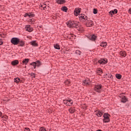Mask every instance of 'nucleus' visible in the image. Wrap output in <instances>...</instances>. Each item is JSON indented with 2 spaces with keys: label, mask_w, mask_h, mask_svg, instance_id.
I'll use <instances>...</instances> for the list:
<instances>
[{
  "label": "nucleus",
  "mask_w": 131,
  "mask_h": 131,
  "mask_svg": "<svg viewBox=\"0 0 131 131\" xmlns=\"http://www.w3.org/2000/svg\"><path fill=\"white\" fill-rule=\"evenodd\" d=\"M86 26L87 27H92V26H94V23H93V21L91 20H88L86 23Z\"/></svg>",
  "instance_id": "nucleus-8"
},
{
  "label": "nucleus",
  "mask_w": 131,
  "mask_h": 131,
  "mask_svg": "<svg viewBox=\"0 0 131 131\" xmlns=\"http://www.w3.org/2000/svg\"><path fill=\"white\" fill-rule=\"evenodd\" d=\"M95 114H96L98 117H101V116L103 115V112L100 111H96L95 112Z\"/></svg>",
  "instance_id": "nucleus-10"
},
{
  "label": "nucleus",
  "mask_w": 131,
  "mask_h": 131,
  "mask_svg": "<svg viewBox=\"0 0 131 131\" xmlns=\"http://www.w3.org/2000/svg\"><path fill=\"white\" fill-rule=\"evenodd\" d=\"M3 114L2 113V112H0V117L1 116H2V115Z\"/></svg>",
  "instance_id": "nucleus-41"
},
{
  "label": "nucleus",
  "mask_w": 131,
  "mask_h": 131,
  "mask_svg": "<svg viewBox=\"0 0 131 131\" xmlns=\"http://www.w3.org/2000/svg\"><path fill=\"white\" fill-rule=\"evenodd\" d=\"M69 111L70 113H73L74 112H75V109L71 108L69 110Z\"/></svg>",
  "instance_id": "nucleus-28"
},
{
  "label": "nucleus",
  "mask_w": 131,
  "mask_h": 131,
  "mask_svg": "<svg viewBox=\"0 0 131 131\" xmlns=\"http://www.w3.org/2000/svg\"><path fill=\"white\" fill-rule=\"evenodd\" d=\"M62 11H63V12H67V10L68 9H67V7L66 6H63L61 8Z\"/></svg>",
  "instance_id": "nucleus-24"
},
{
  "label": "nucleus",
  "mask_w": 131,
  "mask_h": 131,
  "mask_svg": "<svg viewBox=\"0 0 131 131\" xmlns=\"http://www.w3.org/2000/svg\"><path fill=\"white\" fill-rule=\"evenodd\" d=\"M41 8H42L43 10H46L47 9V6L46 5H41Z\"/></svg>",
  "instance_id": "nucleus-34"
},
{
  "label": "nucleus",
  "mask_w": 131,
  "mask_h": 131,
  "mask_svg": "<svg viewBox=\"0 0 131 131\" xmlns=\"http://www.w3.org/2000/svg\"><path fill=\"white\" fill-rule=\"evenodd\" d=\"M56 2L59 5H63V4L66 3V1L65 0H56Z\"/></svg>",
  "instance_id": "nucleus-13"
},
{
  "label": "nucleus",
  "mask_w": 131,
  "mask_h": 131,
  "mask_svg": "<svg viewBox=\"0 0 131 131\" xmlns=\"http://www.w3.org/2000/svg\"><path fill=\"white\" fill-rule=\"evenodd\" d=\"M31 76H32V77H33L34 78L35 77V74L32 73L30 74Z\"/></svg>",
  "instance_id": "nucleus-36"
},
{
  "label": "nucleus",
  "mask_w": 131,
  "mask_h": 131,
  "mask_svg": "<svg viewBox=\"0 0 131 131\" xmlns=\"http://www.w3.org/2000/svg\"><path fill=\"white\" fill-rule=\"evenodd\" d=\"M91 82V81H90L89 79H87L86 80H85L83 81V83L84 84H85V85H89L90 84V83Z\"/></svg>",
  "instance_id": "nucleus-17"
},
{
  "label": "nucleus",
  "mask_w": 131,
  "mask_h": 131,
  "mask_svg": "<svg viewBox=\"0 0 131 131\" xmlns=\"http://www.w3.org/2000/svg\"><path fill=\"white\" fill-rule=\"evenodd\" d=\"M97 131H101V130H100V129H98V130H97Z\"/></svg>",
  "instance_id": "nucleus-42"
},
{
  "label": "nucleus",
  "mask_w": 131,
  "mask_h": 131,
  "mask_svg": "<svg viewBox=\"0 0 131 131\" xmlns=\"http://www.w3.org/2000/svg\"><path fill=\"white\" fill-rule=\"evenodd\" d=\"M108 62V60L106 58H102L98 61V63L99 64H101L102 65H104V64H106Z\"/></svg>",
  "instance_id": "nucleus-7"
},
{
  "label": "nucleus",
  "mask_w": 131,
  "mask_h": 131,
  "mask_svg": "<svg viewBox=\"0 0 131 131\" xmlns=\"http://www.w3.org/2000/svg\"><path fill=\"white\" fill-rule=\"evenodd\" d=\"M116 77L118 79H120L122 77V76H121V75H120L119 74H117L116 75Z\"/></svg>",
  "instance_id": "nucleus-29"
},
{
  "label": "nucleus",
  "mask_w": 131,
  "mask_h": 131,
  "mask_svg": "<svg viewBox=\"0 0 131 131\" xmlns=\"http://www.w3.org/2000/svg\"><path fill=\"white\" fill-rule=\"evenodd\" d=\"M117 9H115L114 10H112L110 12V13L111 14V15H113L114 14H117Z\"/></svg>",
  "instance_id": "nucleus-18"
},
{
  "label": "nucleus",
  "mask_w": 131,
  "mask_h": 131,
  "mask_svg": "<svg viewBox=\"0 0 131 131\" xmlns=\"http://www.w3.org/2000/svg\"><path fill=\"white\" fill-rule=\"evenodd\" d=\"M127 101V99L126 98V97H125V96H123L122 98L121 102L122 103H125V102H126Z\"/></svg>",
  "instance_id": "nucleus-21"
},
{
  "label": "nucleus",
  "mask_w": 131,
  "mask_h": 131,
  "mask_svg": "<svg viewBox=\"0 0 131 131\" xmlns=\"http://www.w3.org/2000/svg\"><path fill=\"white\" fill-rule=\"evenodd\" d=\"M29 62V59L26 58L23 60V64H25V65H27V63Z\"/></svg>",
  "instance_id": "nucleus-19"
},
{
  "label": "nucleus",
  "mask_w": 131,
  "mask_h": 131,
  "mask_svg": "<svg viewBox=\"0 0 131 131\" xmlns=\"http://www.w3.org/2000/svg\"><path fill=\"white\" fill-rule=\"evenodd\" d=\"M36 63V64L37 66V67H39V66H40V65H41V62H40V61L37 60L36 62H35Z\"/></svg>",
  "instance_id": "nucleus-26"
},
{
  "label": "nucleus",
  "mask_w": 131,
  "mask_h": 131,
  "mask_svg": "<svg viewBox=\"0 0 131 131\" xmlns=\"http://www.w3.org/2000/svg\"><path fill=\"white\" fill-rule=\"evenodd\" d=\"M120 55L122 57H125L126 56V53L125 51H121L120 52Z\"/></svg>",
  "instance_id": "nucleus-20"
},
{
  "label": "nucleus",
  "mask_w": 131,
  "mask_h": 131,
  "mask_svg": "<svg viewBox=\"0 0 131 131\" xmlns=\"http://www.w3.org/2000/svg\"><path fill=\"white\" fill-rule=\"evenodd\" d=\"M98 13V10L96 9H93V13L94 14H97Z\"/></svg>",
  "instance_id": "nucleus-35"
},
{
  "label": "nucleus",
  "mask_w": 131,
  "mask_h": 131,
  "mask_svg": "<svg viewBox=\"0 0 131 131\" xmlns=\"http://www.w3.org/2000/svg\"><path fill=\"white\" fill-rule=\"evenodd\" d=\"M18 43H19V46H20V47H23V46H24V45H25L24 41H20V40H19Z\"/></svg>",
  "instance_id": "nucleus-25"
},
{
  "label": "nucleus",
  "mask_w": 131,
  "mask_h": 131,
  "mask_svg": "<svg viewBox=\"0 0 131 131\" xmlns=\"http://www.w3.org/2000/svg\"><path fill=\"white\" fill-rule=\"evenodd\" d=\"M25 29L27 31H28L29 32H31L33 31V29L30 26V25H27L25 27Z\"/></svg>",
  "instance_id": "nucleus-9"
},
{
  "label": "nucleus",
  "mask_w": 131,
  "mask_h": 131,
  "mask_svg": "<svg viewBox=\"0 0 131 131\" xmlns=\"http://www.w3.org/2000/svg\"><path fill=\"white\" fill-rule=\"evenodd\" d=\"M67 25L70 28H73V27H76L78 26V22L76 21H69L67 23Z\"/></svg>",
  "instance_id": "nucleus-1"
},
{
  "label": "nucleus",
  "mask_w": 131,
  "mask_h": 131,
  "mask_svg": "<svg viewBox=\"0 0 131 131\" xmlns=\"http://www.w3.org/2000/svg\"><path fill=\"white\" fill-rule=\"evenodd\" d=\"M54 47L56 50H60V46L58 44H54Z\"/></svg>",
  "instance_id": "nucleus-27"
},
{
  "label": "nucleus",
  "mask_w": 131,
  "mask_h": 131,
  "mask_svg": "<svg viewBox=\"0 0 131 131\" xmlns=\"http://www.w3.org/2000/svg\"><path fill=\"white\" fill-rule=\"evenodd\" d=\"M104 119H103V122H109L110 121V115L108 113L103 114Z\"/></svg>",
  "instance_id": "nucleus-3"
},
{
  "label": "nucleus",
  "mask_w": 131,
  "mask_h": 131,
  "mask_svg": "<svg viewBox=\"0 0 131 131\" xmlns=\"http://www.w3.org/2000/svg\"><path fill=\"white\" fill-rule=\"evenodd\" d=\"M101 47H103V48H106L107 47V42H102L101 45Z\"/></svg>",
  "instance_id": "nucleus-22"
},
{
  "label": "nucleus",
  "mask_w": 131,
  "mask_h": 131,
  "mask_svg": "<svg viewBox=\"0 0 131 131\" xmlns=\"http://www.w3.org/2000/svg\"><path fill=\"white\" fill-rule=\"evenodd\" d=\"M3 45V41H2V39H0V46Z\"/></svg>",
  "instance_id": "nucleus-40"
},
{
  "label": "nucleus",
  "mask_w": 131,
  "mask_h": 131,
  "mask_svg": "<svg viewBox=\"0 0 131 131\" xmlns=\"http://www.w3.org/2000/svg\"><path fill=\"white\" fill-rule=\"evenodd\" d=\"M75 53L76 54H77L78 55H80V54H81V52H80V51L79 50H76L75 51Z\"/></svg>",
  "instance_id": "nucleus-33"
},
{
  "label": "nucleus",
  "mask_w": 131,
  "mask_h": 131,
  "mask_svg": "<svg viewBox=\"0 0 131 131\" xmlns=\"http://www.w3.org/2000/svg\"><path fill=\"white\" fill-rule=\"evenodd\" d=\"M34 16V14L33 13H28L25 14V17H29V18H32Z\"/></svg>",
  "instance_id": "nucleus-12"
},
{
  "label": "nucleus",
  "mask_w": 131,
  "mask_h": 131,
  "mask_svg": "<svg viewBox=\"0 0 131 131\" xmlns=\"http://www.w3.org/2000/svg\"><path fill=\"white\" fill-rule=\"evenodd\" d=\"M39 131H47V130L46 129V128H45V127H41L40 128Z\"/></svg>",
  "instance_id": "nucleus-32"
},
{
  "label": "nucleus",
  "mask_w": 131,
  "mask_h": 131,
  "mask_svg": "<svg viewBox=\"0 0 131 131\" xmlns=\"http://www.w3.org/2000/svg\"><path fill=\"white\" fill-rule=\"evenodd\" d=\"M74 13L75 16H78L80 14V8H76Z\"/></svg>",
  "instance_id": "nucleus-11"
},
{
  "label": "nucleus",
  "mask_w": 131,
  "mask_h": 131,
  "mask_svg": "<svg viewBox=\"0 0 131 131\" xmlns=\"http://www.w3.org/2000/svg\"><path fill=\"white\" fill-rule=\"evenodd\" d=\"M24 131H30V129H29V128H26Z\"/></svg>",
  "instance_id": "nucleus-38"
},
{
  "label": "nucleus",
  "mask_w": 131,
  "mask_h": 131,
  "mask_svg": "<svg viewBox=\"0 0 131 131\" xmlns=\"http://www.w3.org/2000/svg\"><path fill=\"white\" fill-rule=\"evenodd\" d=\"M30 44L33 46V47H38V44L37 43V42H36V41H32L30 42Z\"/></svg>",
  "instance_id": "nucleus-15"
},
{
  "label": "nucleus",
  "mask_w": 131,
  "mask_h": 131,
  "mask_svg": "<svg viewBox=\"0 0 131 131\" xmlns=\"http://www.w3.org/2000/svg\"><path fill=\"white\" fill-rule=\"evenodd\" d=\"M14 82H16L17 83H18V82H20V78H14Z\"/></svg>",
  "instance_id": "nucleus-30"
},
{
  "label": "nucleus",
  "mask_w": 131,
  "mask_h": 131,
  "mask_svg": "<svg viewBox=\"0 0 131 131\" xmlns=\"http://www.w3.org/2000/svg\"><path fill=\"white\" fill-rule=\"evenodd\" d=\"M66 84H70V81L69 80H67L66 82Z\"/></svg>",
  "instance_id": "nucleus-37"
},
{
  "label": "nucleus",
  "mask_w": 131,
  "mask_h": 131,
  "mask_svg": "<svg viewBox=\"0 0 131 131\" xmlns=\"http://www.w3.org/2000/svg\"><path fill=\"white\" fill-rule=\"evenodd\" d=\"M13 45H17L19 43V39L17 38H13L11 40Z\"/></svg>",
  "instance_id": "nucleus-5"
},
{
  "label": "nucleus",
  "mask_w": 131,
  "mask_h": 131,
  "mask_svg": "<svg viewBox=\"0 0 131 131\" xmlns=\"http://www.w3.org/2000/svg\"><path fill=\"white\" fill-rule=\"evenodd\" d=\"M102 88V85L97 84L95 85L94 90L95 92H97V93H101V92L103 91Z\"/></svg>",
  "instance_id": "nucleus-2"
},
{
  "label": "nucleus",
  "mask_w": 131,
  "mask_h": 131,
  "mask_svg": "<svg viewBox=\"0 0 131 131\" xmlns=\"http://www.w3.org/2000/svg\"><path fill=\"white\" fill-rule=\"evenodd\" d=\"M63 104L67 105V106H71L73 104V101L71 99H67L63 100Z\"/></svg>",
  "instance_id": "nucleus-4"
},
{
  "label": "nucleus",
  "mask_w": 131,
  "mask_h": 131,
  "mask_svg": "<svg viewBox=\"0 0 131 131\" xmlns=\"http://www.w3.org/2000/svg\"><path fill=\"white\" fill-rule=\"evenodd\" d=\"M96 38H97V36H96L95 35H91L89 37V39L91 40H96Z\"/></svg>",
  "instance_id": "nucleus-16"
},
{
  "label": "nucleus",
  "mask_w": 131,
  "mask_h": 131,
  "mask_svg": "<svg viewBox=\"0 0 131 131\" xmlns=\"http://www.w3.org/2000/svg\"><path fill=\"white\" fill-rule=\"evenodd\" d=\"M79 18L80 20H88V18L86 15L83 14H80L79 15Z\"/></svg>",
  "instance_id": "nucleus-6"
},
{
  "label": "nucleus",
  "mask_w": 131,
  "mask_h": 131,
  "mask_svg": "<svg viewBox=\"0 0 131 131\" xmlns=\"http://www.w3.org/2000/svg\"><path fill=\"white\" fill-rule=\"evenodd\" d=\"M128 13L131 14V8L128 9Z\"/></svg>",
  "instance_id": "nucleus-39"
},
{
  "label": "nucleus",
  "mask_w": 131,
  "mask_h": 131,
  "mask_svg": "<svg viewBox=\"0 0 131 131\" xmlns=\"http://www.w3.org/2000/svg\"><path fill=\"white\" fill-rule=\"evenodd\" d=\"M97 73H98L99 75H101L102 73H103V72L102 71V69H98L97 71Z\"/></svg>",
  "instance_id": "nucleus-23"
},
{
  "label": "nucleus",
  "mask_w": 131,
  "mask_h": 131,
  "mask_svg": "<svg viewBox=\"0 0 131 131\" xmlns=\"http://www.w3.org/2000/svg\"><path fill=\"white\" fill-rule=\"evenodd\" d=\"M30 65H33L34 67V69H35L36 68V63L35 62H33L32 63H30Z\"/></svg>",
  "instance_id": "nucleus-31"
},
{
  "label": "nucleus",
  "mask_w": 131,
  "mask_h": 131,
  "mask_svg": "<svg viewBox=\"0 0 131 131\" xmlns=\"http://www.w3.org/2000/svg\"><path fill=\"white\" fill-rule=\"evenodd\" d=\"M18 64H19V61L18 60H15L11 62V64L13 66H16V65H18Z\"/></svg>",
  "instance_id": "nucleus-14"
}]
</instances>
